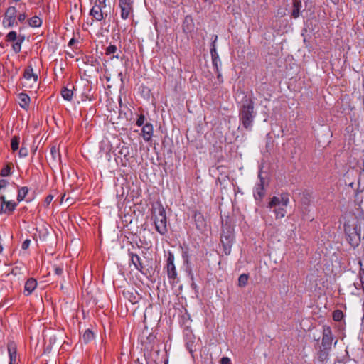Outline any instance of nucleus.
Here are the masks:
<instances>
[{
    "label": "nucleus",
    "mask_w": 364,
    "mask_h": 364,
    "mask_svg": "<svg viewBox=\"0 0 364 364\" xmlns=\"http://www.w3.org/2000/svg\"><path fill=\"white\" fill-rule=\"evenodd\" d=\"M255 115L253 100L245 96L239 108V119L245 129L252 130Z\"/></svg>",
    "instance_id": "f257e3e1"
},
{
    "label": "nucleus",
    "mask_w": 364,
    "mask_h": 364,
    "mask_svg": "<svg viewBox=\"0 0 364 364\" xmlns=\"http://www.w3.org/2000/svg\"><path fill=\"white\" fill-rule=\"evenodd\" d=\"M344 230L349 237L350 245L353 247L358 246L361 237L364 239V215L359 216L353 228L348 223H345Z\"/></svg>",
    "instance_id": "f03ea898"
},
{
    "label": "nucleus",
    "mask_w": 364,
    "mask_h": 364,
    "mask_svg": "<svg viewBox=\"0 0 364 364\" xmlns=\"http://www.w3.org/2000/svg\"><path fill=\"white\" fill-rule=\"evenodd\" d=\"M152 215L156 230L161 235H165L168 231L167 218L166 210L161 203L152 206Z\"/></svg>",
    "instance_id": "7ed1b4c3"
},
{
    "label": "nucleus",
    "mask_w": 364,
    "mask_h": 364,
    "mask_svg": "<svg viewBox=\"0 0 364 364\" xmlns=\"http://www.w3.org/2000/svg\"><path fill=\"white\" fill-rule=\"evenodd\" d=\"M289 203V197L287 193H282L279 196H273L268 207L272 208L277 219L284 218L287 213V207Z\"/></svg>",
    "instance_id": "20e7f679"
},
{
    "label": "nucleus",
    "mask_w": 364,
    "mask_h": 364,
    "mask_svg": "<svg viewBox=\"0 0 364 364\" xmlns=\"http://www.w3.org/2000/svg\"><path fill=\"white\" fill-rule=\"evenodd\" d=\"M6 39L9 42H14L16 41L12 46L13 50L16 53H20L21 50V44L25 40V37L23 36L19 35L17 36L16 32L12 31L6 35Z\"/></svg>",
    "instance_id": "39448f33"
},
{
    "label": "nucleus",
    "mask_w": 364,
    "mask_h": 364,
    "mask_svg": "<svg viewBox=\"0 0 364 364\" xmlns=\"http://www.w3.org/2000/svg\"><path fill=\"white\" fill-rule=\"evenodd\" d=\"M119 7L120 8V16L126 20L133 13L132 0H119Z\"/></svg>",
    "instance_id": "423d86ee"
},
{
    "label": "nucleus",
    "mask_w": 364,
    "mask_h": 364,
    "mask_svg": "<svg viewBox=\"0 0 364 364\" xmlns=\"http://www.w3.org/2000/svg\"><path fill=\"white\" fill-rule=\"evenodd\" d=\"M17 10L14 6H9L4 15L3 25L5 28H10L14 25L16 18Z\"/></svg>",
    "instance_id": "0eeeda50"
},
{
    "label": "nucleus",
    "mask_w": 364,
    "mask_h": 364,
    "mask_svg": "<svg viewBox=\"0 0 364 364\" xmlns=\"http://www.w3.org/2000/svg\"><path fill=\"white\" fill-rule=\"evenodd\" d=\"M174 255L171 252H168L166 260V272L168 277L170 279H175L177 277V272L174 264Z\"/></svg>",
    "instance_id": "6e6552de"
},
{
    "label": "nucleus",
    "mask_w": 364,
    "mask_h": 364,
    "mask_svg": "<svg viewBox=\"0 0 364 364\" xmlns=\"http://www.w3.org/2000/svg\"><path fill=\"white\" fill-rule=\"evenodd\" d=\"M333 341L331 330L329 327L324 328L322 338V346L325 349L331 348Z\"/></svg>",
    "instance_id": "1a4fd4ad"
},
{
    "label": "nucleus",
    "mask_w": 364,
    "mask_h": 364,
    "mask_svg": "<svg viewBox=\"0 0 364 364\" xmlns=\"http://www.w3.org/2000/svg\"><path fill=\"white\" fill-rule=\"evenodd\" d=\"M7 350L9 355V364H16L17 360V349L16 343L13 341H9L7 343Z\"/></svg>",
    "instance_id": "9d476101"
},
{
    "label": "nucleus",
    "mask_w": 364,
    "mask_h": 364,
    "mask_svg": "<svg viewBox=\"0 0 364 364\" xmlns=\"http://www.w3.org/2000/svg\"><path fill=\"white\" fill-rule=\"evenodd\" d=\"M193 219L196 228L200 231L204 230L206 227V222L203 214L200 212L196 211L193 215Z\"/></svg>",
    "instance_id": "9b49d317"
},
{
    "label": "nucleus",
    "mask_w": 364,
    "mask_h": 364,
    "mask_svg": "<svg viewBox=\"0 0 364 364\" xmlns=\"http://www.w3.org/2000/svg\"><path fill=\"white\" fill-rule=\"evenodd\" d=\"M129 256L131 262L133 264V265L134 266V267L137 270L142 272V270L144 268V264L142 263V261H141V259L140 258V257L137 254L134 253L133 252H131V251L129 252Z\"/></svg>",
    "instance_id": "f8f14e48"
},
{
    "label": "nucleus",
    "mask_w": 364,
    "mask_h": 364,
    "mask_svg": "<svg viewBox=\"0 0 364 364\" xmlns=\"http://www.w3.org/2000/svg\"><path fill=\"white\" fill-rule=\"evenodd\" d=\"M142 136L146 141H149L153 136V126L151 123H146L142 128Z\"/></svg>",
    "instance_id": "ddd939ff"
},
{
    "label": "nucleus",
    "mask_w": 364,
    "mask_h": 364,
    "mask_svg": "<svg viewBox=\"0 0 364 364\" xmlns=\"http://www.w3.org/2000/svg\"><path fill=\"white\" fill-rule=\"evenodd\" d=\"M360 265V283L354 284L356 289H359L360 287H362L363 293H364V256L362 259L359 260Z\"/></svg>",
    "instance_id": "4468645a"
},
{
    "label": "nucleus",
    "mask_w": 364,
    "mask_h": 364,
    "mask_svg": "<svg viewBox=\"0 0 364 364\" xmlns=\"http://www.w3.org/2000/svg\"><path fill=\"white\" fill-rule=\"evenodd\" d=\"M217 40V36H215V41L212 43V47L210 48V55L213 60V65L216 68V70H218V63H220L219 55L217 53L216 48H215V41Z\"/></svg>",
    "instance_id": "2eb2a0df"
},
{
    "label": "nucleus",
    "mask_w": 364,
    "mask_h": 364,
    "mask_svg": "<svg viewBox=\"0 0 364 364\" xmlns=\"http://www.w3.org/2000/svg\"><path fill=\"white\" fill-rule=\"evenodd\" d=\"M102 9V7L99 6V5L94 4L90 10V14L97 21H100L104 18Z\"/></svg>",
    "instance_id": "dca6fc26"
},
{
    "label": "nucleus",
    "mask_w": 364,
    "mask_h": 364,
    "mask_svg": "<svg viewBox=\"0 0 364 364\" xmlns=\"http://www.w3.org/2000/svg\"><path fill=\"white\" fill-rule=\"evenodd\" d=\"M37 281L33 278L28 279L24 287V291L26 292V295H30L36 288Z\"/></svg>",
    "instance_id": "f3484780"
},
{
    "label": "nucleus",
    "mask_w": 364,
    "mask_h": 364,
    "mask_svg": "<svg viewBox=\"0 0 364 364\" xmlns=\"http://www.w3.org/2000/svg\"><path fill=\"white\" fill-rule=\"evenodd\" d=\"M23 76L27 80H32L33 82H37L38 75L33 73L31 66H28L25 69Z\"/></svg>",
    "instance_id": "a211bd4d"
},
{
    "label": "nucleus",
    "mask_w": 364,
    "mask_h": 364,
    "mask_svg": "<svg viewBox=\"0 0 364 364\" xmlns=\"http://www.w3.org/2000/svg\"><path fill=\"white\" fill-rule=\"evenodd\" d=\"M264 195V181L262 178H261L260 183H259L257 186L255 188L254 196L256 200H260L262 198Z\"/></svg>",
    "instance_id": "6ab92c4d"
},
{
    "label": "nucleus",
    "mask_w": 364,
    "mask_h": 364,
    "mask_svg": "<svg viewBox=\"0 0 364 364\" xmlns=\"http://www.w3.org/2000/svg\"><path fill=\"white\" fill-rule=\"evenodd\" d=\"M73 86H71V88H68V87H63L61 90V95L63 98L68 101H71L73 96Z\"/></svg>",
    "instance_id": "aec40b11"
},
{
    "label": "nucleus",
    "mask_w": 364,
    "mask_h": 364,
    "mask_svg": "<svg viewBox=\"0 0 364 364\" xmlns=\"http://www.w3.org/2000/svg\"><path fill=\"white\" fill-rule=\"evenodd\" d=\"M17 203L11 201H6L5 204L3 206L2 213H8L11 214L13 211L15 210Z\"/></svg>",
    "instance_id": "412c9836"
},
{
    "label": "nucleus",
    "mask_w": 364,
    "mask_h": 364,
    "mask_svg": "<svg viewBox=\"0 0 364 364\" xmlns=\"http://www.w3.org/2000/svg\"><path fill=\"white\" fill-rule=\"evenodd\" d=\"M18 98L20 100L19 105L22 108L26 109L27 107H28L29 102H30V97L27 94H25V93L19 94Z\"/></svg>",
    "instance_id": "4be33fe9"
},
{
    "label": "nucleus",
    "mask_w": 364,
    "mask_h": 364,
    "mask_svg": "<svg viewBox=\"0 0 364 364\" xmlns=\"http://www.w3.org/2000/svg\"><path fill=\"white\" fill-rule=\"evenodd\" d=\"M301 7V2L299 0H294L293 2V10L291 13V16L296 18L299 16L300 10Z\"/></svg>",
    "instance_id": "5701e85b"
},
{
    "label": "nucleus",
    "mask_w": 364,
    "mask_h": 364,
    "mask_svg": "<svg viewBox=\"0 0 364 364\" xmlns=\"http://www.w3.org/2000/svg\"><path fill=\"white\" fill-rule=\"evenodd\" d=\"M28 24L33 28L40 27L42 24V20L36 16L28 20Z\"/></svg>",
    "instance_id": "b1692460"
},
{
    "label": "nucleus",
    "mask_w": 364,
    "mask_h": 364,
    "mask_svg": "<svg viewBox=\"0 0 364 364\" xmlns=\"http://www.w3.org/2000/svg\"><path fill=\"white\" fill-rule=\"evenodd\" d=\"M28 187H26V186L21 187L18 190V196H17V200L18 202L22 201L25 198V197L28 194Z\"/></svg>",
    "instance_id": "393cba45"
},
{
    "label": "nucleus",
    "mask_w": 364,
    "mask_h": 364,
    "mask_svg": "<svg viewBox=\"0 0 364 364\" xmlns=\"http://www.w3.org/2000/svg\"><path fill=\"white\" fill-rule=\"evenodd\" d=\"M82 338L85 343H88L94 338V333L90 329H87L83 336Z\"/></svg>",
    "instance_id": "a878e982"
},
{
    "label": "nucleus",
    "mask_w": 364,
    "mask_h": 364,
    "mask_svg": "<svg viewBox=\"0 0 364 364\" xmlns=\"http://www.w3.org/2000/svg\"><path fill=\"white\" fill-rule=\"evenodd\" d=\"M248 281V275L246 274H242L239 277L238 279V285L240 287H245Z\"/></svg>",
    "instance_id": "bb28decb"
},
{
    "label": "nucleus",
    "mask_w": 364,
    "mask_h": 364,
    "mask_svg": "<svg viewBox=\"0 0 364 364\" xmlns=\"http://www.w3.org/2000/svg\"><path fill=\"white\" fill-rule=\"evenodd\" d=\"M19 138L14 136L11 139V149L15 151L18 149Z\"/></svg>",
    "instance_id": "cd10ccee"
},
{
    "label": "nucleus",
    "mask_w": 364,
    "mask_h": 364,
    "mask_svg": "<svg viewBox=\"0 0 364 364\" xmlns=\"http://www.w3.org/2000/svg\"><path fill=\"white\" fill-rule=\"evenodd\" d=\"M328 353L326 350H321L318 353V358L321 362H324L325 360H326L328 359Z\"/></svg>",
    "instance_id": "c85d7f7f"
},
{
    "label": "nucleus",
    "mask_w": 364,
    "mask_h": 364,
    "mask_svg": "<svg viewBox=\"0 0 364 364\" xmlns=\"http://www.w3.org/2000/svg\"><path fill=\"white\" fill-rule=\"evenodd\" d=\"M221 242L223 244L225 253L226 255H229L230 253V248H231V245L230 244V241H228L226 242V244H225V241H224V239H223V237H221Z\"/></svg>",
    "instance_id": "c756f323"
},
{
    "label": "nucleus",
    "mask_w": 364,
    "mask_h": 364,
    "mask_svg": "<svg viewBox=\"0 0 364 364\" xmlns=\"http://www.w3.org/2000/svg\"><path fill=\"white\" fill-rule=\"evenodd\" d=\"M343 316V312L340 310L334 311L333 313V318L334 321H339Z\"/></svg>",
    "instance_id": "7c9ffc66"
},
{
    "label": "nucleus",
    "mask_w": 364,
    "mask_h": 364,
    "mask_svg": "<svg viewBox=\"0 0 364 364\" xmlns=\"http://www.w3.org/2000/svg\"><path fill=\"white\" fill-rule=\"evenodd\" d=\"M11 174V166L7 164L1 171V176L3 177L9 176Z\"/></svg>",
    "instance_id": "2f4dec72"
},
{
    "label": "nucleus",
    "mask_w": 364,
    "mask_h": 364,
    "mask_svg": "<svg viewBox=\"0 0 364 364\" xmlns=\"http://www.w3.org/2000/svg\"><path fill=\"white\" fill-rule=\"evenodd\" d=\"M117 48L116 46L110 45L106 48L105 54L107 55L114 54L117 52Z\"/></svg>",
    "instance_id": "473e14b6"
},
{
    "label": "nucleus",
    "mask_w": 364,
    "mask_h": 364,
    "mask_svg": "<svg viewBox=\"0 0 364 364\" xmlns=\"http://www.w3.org/2000/svg\"><path fill=\"white\" fill-rule=\"evenodd\" d=\"M144 121H145V117L144 114H140L139 118L137 119L136 120V125L139 126V127H141L144 124Z\"/></svg>",
    "instance_id": "72a5a7b5"
},
{
    "label": "nucleus",
    "mask_w": 364,
    "mask_h": 364,
    "mask_svg": "<svg viewBox=\"0 0 364 364\" xmlns=\"http://www.w3.org/2000/svg\"><path fill=\"white\" fill-rule=\"evenodd\" d=\"M302 205H308L309 203V195L308 193L303 195V198L301 200Z\"/></svg>",
    "instance_id": "f704fd0d"
},
{
    "label": "nucleus",
    "mask_w": 364,
    "mask_h": 364,
    "mask_svg": "<svg viewBox=\"0 0 364 364\" xmlns=\"http://www.w3.org/2000/svg\"><path fill=\"white\" fill-rule=\"evenodd\" d=\"M19 156L21 157H25L28 155V150L27 149L24 148V147H21L19 150V153H18Z\"/></svg>",
    "instance_id": "c9c22d12"
},
{
    "label": "nucleus",
    "mask_w": 364,
    "mask_h": 364,
    "mask_svg": "<svg viewBox=\"0 0 364 364\" xmlns=\"http://www.w3.org/2000/svg\"><path fill=\"white\" fill-rule=\"evenodd\" d=\"M53 199V196L48 195L44 200L45 205L48 206L50 205V203L52 202Z\"/></svg>",
    "instance_id": "e433bc0d"
},
{
    "label": "nucleus",
    "mask_w": 364,
    "mask_h": 364,
    "mask_svg": "<svg viewBox=\"0 0 364 364\" xmlns=\"http://www.w3.org/2000/svg\"><path fill=\"white\" fill-rule=\"evenodd\" d=\"M26 14L25 12H23L18 16V20L19 22L22 23L26 20Z\"/></svg>",
    "instance_id": "4c0bfd02"
},
{
    "label": "nucleus",
    "mask_w": 364,
    "mask_h": 364,
    "mask_svg": "<svg viewBox=\"0 0 364 364\" xmlns=\"http://www.w3.org/2000/svg\"><path fill=\"white\" fill-rule=\"evenodd\" d=\"M30 243H31L30 240L27 239V240H24L21 245L22 249L27 250L30 245Z\"/></svg>",
    "instance_id": "58836bf2"
},
{
    "label": "nucleus",
    "mask_w": 364,
    "mask_h": 364,
    "mask_svg": "<svg viewBox=\"0 0 364 364\" xmlns=\"http://www.w3.org/2000/svg\"><path fill=\"white\" fill-rule=\"evenodd\" d=\"M106 0H95V5H99V6L105 7Z\"/></svg>",
    "instance_id": "ea45409f"
},
{
    "label": "nucleus",
    "mask_w": 364,
    "mask_h": 364,
    "mask_svg": "<svg viewBox=\"0 0 364 364\" xmlns=\"http://www.w3.org/2000/svg\"><path fill=\"white\" fill-rule=\"evenodd\" d=\"M5 204V198L4 196H0V213H2L3 206Z\"/></svg>",
    "instance_id": "a19ab883"
},
{
    "label": "nucleus",
    "mask_w": 364,
    "mask_h": 364,
    "mask_svg": "<svg viewBox=\"0 0 364 364\" xmlns=\"http://www.w3.org/2000/svg\"><path fill=\"white\" fill-rule=\"evenodd\" d=\"M50 153L53 156V157L55 159V156L58 154V149H56L55 146H53L50 149Z\"/></svg>",
    "instance_id": "79ce46f5"
},
{
    "label": "nucleus",
    "mask_w": 364,
    "mask_h": 364,
    "mask_svg": "<svg viewBox=\"0 0 364 364\" xmlns=\"http://www.w3.org/2000/svg\"><path fill=\"white\" fill-rule=\"evenodd\" d=\"M54 272L55 274L60 275L63 274V268L61 267H55L54 268Z\"/></svg>",
    "instance_id": "37998d69"
},
{
    "label": "nucleus",
    "mask_w": 364,
    "mask_h": 364,
    "mask_svg": "<svg viewBox=\"0 0 364 364\" xmlns=\"http://www.w3.org/2000/svg\"><path fill=\"white\" fill-rule=\"evenodd\" d=\"M221 364H230V359L228 357H223L220 360Z\"/></svg>",
    "instance_id": "c03bdc74"
},
{
    "label": "nucleus",
    "mask_w": 364,
    "mask_h": 364,
    "mask_svg": "<svg viewBox=\"0 0 364 364\" xmlns=\"http://www.w3.org/2000/svg\"><path fill=\"white\" fill-rule=\"evenodd\" d=\"M8 184V181L5 179H1L0 180V189L4 188Z\"/></svg>",
    "instance_id": "a18cd8bd"
},
{
    "label": "nucleus",
    "mask_w": 364,
    "mask_h": 364,
    "mask_svg": "<svg viewBox=\"0 0 364 364\" xmlns=\"http://www.w3.org/2000/svg\"><path fill=\"white\" fill-rule=\"evenodd\" d=\"M334 4H336L338 3L339 0H331Z\"/></svg>",
    "instance_id": "49530a36"
},
{
    "label": "nucleus",
    "mask_w": 364,
    "mask_h": 364,
    "mask_svg": "<svg viewBox=\"0 0 364 364\" xmlns=\"http://www.w3.org/2000/svg\"><path fill=\"white\" fill-rule=\"evenodd\" d=\"M205 2H207L209 4H210L213 1V0H203Z\"/></svg>",
    "instance_id": "de8ad7c7"
},
{
    "label": "nucleus",
    "mask_w": 364,
    "mask_h": 364,
    "mask_svg": "<svg viewBox=\"0 0 364 364\" xmlns=\"http://www.w3.org/2000/svg\"><path fill=\"white\" fill-rule=\"evenodd\" d=\"M356 4H359L362 0H353Z\"/></svg>",
    "instance_id": "09e8293b"
},
{
    "label": "nucleus",
    "mask_w": 364,
    "mask_h": 364,
    "mask_svg": "<svg viewBox=\"0 0 364 364\" xmlns=\"http://www.w3.org/2000/svg\"><path fill=\"white\" fill-rule=\"evenodd\" d=\"M164 364H168V359H166L165 361H164Z\"/></svg>",
    "instance_id": "8fccbe9b"
},
{
    "label": "nucleus",
    "mask_w": 364,
    "mask_h": 364,
    "mask_svg": "<svg viewBox=\"0 0 364 364\" xmlns=\"http://www.w3.org/2000/svg\"><path fill=\"white\" fill-rule=\"evenodd\" d=\"M73 43V39H71L70 41V44Z\"/></svg>",
    "instance_id": "3c124183"
},
{
    "label": "nucleus",
    "mask_w": 364,
    "mask_h": 364,
    "mask_svg": "<svg viewBox=\"0 0 364 364\" xmlns=\"http://www.w3.org/2000/svg\"><path fill=\"white\" fill-rule=\"evenodd\" d=\"M114 57L117 58H119V55H118L113 56V58H114Z\"/></svg>",
    "instance_id": "603ef678"
},
{
    "label": "nucleus",
    "mask_w": 364,
    "mask_h": 364,
    "mask_svg": "<svg viewBox=\"0 0 364 364\" xmlns=\"http://www.w3.org/2000/svg\"><path fill=\"white\" fill-rule=\"evenodd\" d=\"M131 301H132V303H135V302H136V301H135L134 299V300H131Z\"/></svg>",
    "instance_id": "864d4df0"
}]
</instances>
